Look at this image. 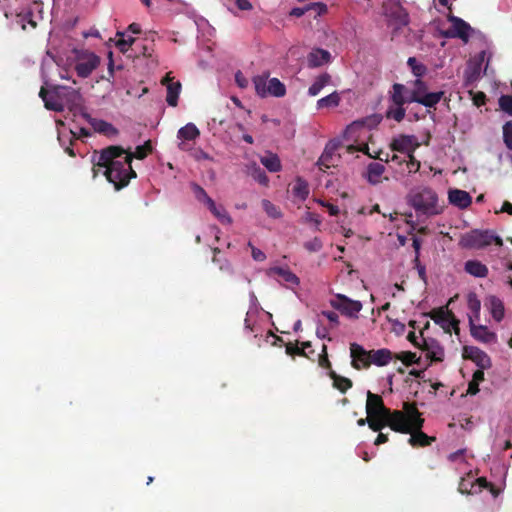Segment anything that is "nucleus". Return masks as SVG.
<instances>
[{"label":"nucleus","mask_w":512,"mask_h":512,"mask_svg":"<svg viewBox=\"0 0 512 512\" xmlns=\"http://www.w3.org/2000/svg\"><path fill=\"white\" fill-rule=\"evenodd\" d=\"M444 94H445L444 91H438V92H430L425 95H421V100H419V104H421L427 108H435V106L443 98Z\"/></svg>","instance_id":"35"},{"label":"nucleus","mask_w":512,"mask_h":512,"mask_svg":"<svg viewBox=\"0 0 512 512\" xmlns=\"http://www.w3.org/2000/svg\"><path fill=\"white\" fill-rule=\"evenodd\" d=\"M474 487V482L471 481L470 479H465V478H462L460 483H459V486H458V491L461 493V494H469L471 493L470 492V489Z\"/></svg>","instance_id":"58"},{"label":"nucleus","mask_w":512,"mask_h":512,"mask_svg":"<svg viewBox=\"0 0 512 512\" xmlns=\"http://www.w3.org/2000/svg\"><path fill=\"white\" fill-rule=\"evenodd\" d=\"M407 204L416 213L418 222L438 216L443 213L445 204L440 201L437 192L428 186H417L409 191L406 197Z\"/></svg>","instance_id":"3"},{"label":"nucleus","mask_w":512,"mask_h":512,"mask_svg":"<svg viewBox=\"0 0 512 512\" xmlns=\"http://www.w3.org/2000/svg\"><path fill=\"white\" fill-rule=\"evenodd\" d=\"M503 142L508 150L512 151V120L503 125Z\"/></svg>","instance_id":"49"},{"label":"nucleus","mask_w":512,"mask_h":512,"mask_svg":"<svg viewBox=\"0 0 512 512\" xmlns=\"http://www.w3.org/2000/svg\"><path fill=\"white\" fill-rule=\"evenodd\" d=\"M480 348L476 346H464L463 348V357L465 359H469L474 362V360L479 356L482 352Z\"/></svg>","instance_id":"55"},{"label":"nucleus","mask_w":512,"mask_h":512,"mask_svg":"<svg viewBox=\"0 0 512 512\" xmlns=\"http://www.w3.org/2000/svg\"><path fill=\"white\" fill-rule=\"evenodd\" d=\"M366 413L367 416H377L384 418V416L389 413V409L385 407L383 399L380 395L368 391Z\"/></svg>","instance_id":"11"},{"label":"nucleus","mask_w":512,"mask_h":512,"mask_svg":"<svg viewBox=\"0 0 512 512\" xmlns=\"http://www.w3.org/2000/svg\"><path fill=\"white\" fill-rule=\"evenodd\" d=\"M387 422V426H389L393 431L408 434L413 430V426L409 422V419L405 414L400 410L391 411L389 409V413L384 416Z\"/></svg>","instance_id":"7"},{"label":"nucleus","mask_w":512,"mask_h":512,"mask_svg":"<svg viewBox=\"0 0 512 512\" xmlns=\"http://www.w3.org/2000/svg\"><path fill=\"white\" fill-rule=\"evenodd\" d=\"M448 200L450 204L460 208L466 209L472 203V197L470 194L464 190L460 189H451L448 192Z\"/></svg>","instance_id":"19"},{"label":"nucleus","mask_w":512,"mask_h":512,"mask_svg":"<svg viewBox=\"0 0 512 512\" xmlns=\"http://www.w3.org/2000/svg\"><path fill=\"white\" fill-rule=\"evenodd\" d=\"M347 150L349 153H354L355 151H361L363 153H365L366 155H368L370 158H374V159H379V160H383V158L380 156L381 152H379L377 155H371L369 153V147L367 144H364L362 147L358 148L354 145H349L347 147Z\"/></svg>","instance_id":"56"},{"label":"nucleus","mask_w":512,"mask_h":512,"mask_svg":"<svg viewBox=\"0 0 512 512\" xmlns=\"http://www.w3.org/2000/svg\"><path fill=\"white\" fill-rule=\"evenodd\" d=\"M493 242L498 246L503 245L502 239L489 230L474 229L461 236L459 245L466 249H482Z\"/></svg>","instance_id":"4"},{"label":"nucleus","mask_w":512,"mask_h":512,"mask_svg":"<svg viewBox=\"0 0 512 512\" xmlns=\"http://www.w3.org/2000/svg\"><path fill=\"white\" fill-rule=\"evenodd\" d=\"M262 208L271 218L278 219L282 216V213L279 210V208L267 199L262 200Z\"/></svg>","instance_id":"47"},{"label":"nucleus","mask_w":512,"mask_h":512,"mask_svg":"<svg viewBox=\"0 0 512 512\" xmlns=\"http://www.w3.org/2000/svg\"><path fill=\"white\" fill-rule=\"evenodd\" d=\"M370 366L372 364L376 366H385L393 359V353L387 349L382 348L378 350H369Z\"/></svg>","instance_id":"23"},{"label":"nucleus","mask_w":512,"mask_h":512,"mask_svg":"<svg viewBox=\"0 0 512 512\" xmlns=\"http://www.w3.org/2000/svg\"><path fill=\"white\" fill-rule=\"evenodd\" d=\"M262 165L267 168L270 172H278L281 170V162L276 154H269L261 157Z\"/></svg>","instance_id":"39"},{"label":"nucleus","mask_w":512,"mask_h":512,"mask_svg":"<svg viewBox=\"0 0 512 512\" xmlns=\"http://www.w3.org/2000/svg\"><path fill=\"white\" fill-rule=\"evenodd\" d=\"M474 363L479 369L482 370L489 369L492 366L491 358L485 351H482L479 354V356L474 360Z\"/></svg>","instance_id":"50"},{"label":"nucleus","mask_w":512,"mask_h":512,"mask_svg":"<svg viewBox=\"0 0 512 512\" xmlns=\"http://www.w3.org/2000/svg\"><path fill=\"white\" fill-rule=\"evenodd\" d=\"M329 303L342 315L352 319H358V314L363 307L360 301L352 300L343 294H336L332 299H330Z\"/></svg>","instance_id":"6"},{"label":"nucleus","mask_w":512,"mask_h":512,"mask_svg":"<svg viewBox=\"0 0 512 512\" xmlns=\"http://www.w3.org/2000/svg\"><path fill=\"white\" fill-rule=\"evenodd\" d=\"M338 143L334 141L328 142L326 145L324 152L320 156L317 164L320 169H328L332 166H335V163L333 161V156L336 150L338 149Z\"/></svg>","instance_id":"22"},{"label":"nucleus","mask_w":512,"mask_h":512,"mask_svg":"<svg viewBox=\"0 0 512 512\" xmlns=\"http://www.w3.org/2000/svg\"><path fill=\"white\" fill-rule=\"evenodd\" d=\"M192 190L195 194V197L198 201L205 203L206 205H213V199L208 196L206 191L198 184H192Z\"/></svg>","instance_id":"48"},{"label":"nucleus","mask_w":512,"mask_h":512,"mask_svg":"<svg viewBox=\"0 0 512 512\" xmlns=\"http://www.w3.org/2000/svg\"><path fill=\"white\" fill-rule=\"evenodd\" d=\"M100 59L97 55L91 53L84 61H80L75 65V71L81 78H87L97 68Z\"/></svg>","instance_id":"17"},{"label":"nucleus","mask_w":512,"mask_h":512,"mask_svg":"<svg viewBox=\"0 0 512 512\" xmlns=\"http://www.w3.org/2000/svg\"><path fill=\"white\" fill-rule=\"evenodd\" d=\"M39 97L47 110L62 112L68 108L70 111L82 113L83 97L77 89L62 85L53 86L50 90L41 87Z\"/></svg>","instance_id":"2"},{"label":"nucleus","mask_w":512,"mask_h":512,"mask_svg":"<svg viewBox=\"0 0 512 512\" xmlns=\"http://www.w3.org/2000/svg\"><path fill=\"white\" fill-rule=\"evenodd\" d=\"M219 253H220L219 248L213 249V254H214L213 258H212L213 263H215L219 266L220 271H222L228 275H232L234 273V270H233L231 263L227 259L218 258L217 254H219Z\"/></svg>","instance_id":"42"},{"label":"nucleus","mask_w":512,"mask_h":512,"mask_svg":"<svg viewBox=\"0 0 512 512\" xmlns=\"http://www.w3.org/2000/svg\"><path fill=\"white\" fill-rule=\"evenodd\" d=\"M380 120L381 119L379 118V116L374 115V116H372L370 118H367L365 120L354 121L352 124H350L347 127L345 133L349 137L358 136V132H360V130L364 129L365 126H367V127L375 126V125H377L380 122Z\"/></svg>","instance_id":"24"},{"label":"nucleus","mask_w":512,"mask_h":512,"mask_svg":"<svg viewBox=\"0 0 512 512\" xmlns=\"http://www.w3.org/2000/svg\"><path fill=\"white\" fill-rule=\"evenodd\" d=\"M385 171L383 164L372 162L367 167V180L370 184L376 185L381 182V176Z\"/></svg>","instance_id":"28"},{"label":"nucleus","mask_w":512,"mask_h":512,"mask_svg":"<svg viewBox=\"0 0 512 512\" xmlns=\"http://www.w3.org/2000/svg\"><path fill=\"white\" fill-rule=\"evenodd\" d=\"M408 159H404L403 161L406 163L408 173H416L420 169V161H418L414 153H410L407 155Z\"/></svg>","instance_id":"52"},{"label":"nucleus","mask_w":512,"mask_h":512,"mask_svg":"<svg viewBox=\"0 0 512 512\" xmlns=\"http://www.w3.org/2000/svg\"><path fill=\"white\" fill-rule=\"evenodd\" d=\"M200 136V131L193 123H188L178 130L177 137L181 140L178 147L182 151H188L191 147L188 141L195 140Z\"/></svg>","instance_id":"12"},{"label":"nucleus","mask_w":512,"mask_h":512,"mask_svg":"<svg viewBox=\"0 0 512 512\" xmlns=\"http://www.w3.org/2000/svg\"><path fill=\"white\" fill-rule=\"evenodd\" d=\"M367 424L374 432H380L385 426H387L386 419L377 416H367Z\"/></svg>","instance_id":"45"},{"label":"nucleus","mask_w":512,"mask_h":512,"mask_svg":"<svg viewBox=\"0 0 512 512\" xmlns=\"http://www.w3.org/2000/svg\"><path fill=\"white\" fill-rule=\"evenodd\" d=\"M418 147L419 143L413 135H400L394 138L390 144L392 151L405 153L406 155L414 153Z\"/></svg>","instance_id":"10"},{"label":"nucleus","mask_w":512,"mask_h":512,"mask_svg":"<svg viewBox=\"0 0 512 512\" xmlns=\"http://www.w3.org/2000/svg\"><path fill=\"white\" fill-rule=\"evenodd\" d=\"M286 353L291 356L298 355V356L307 357V354L303 350V348L298 347L297 345H294L292 343H289L286 345Z\"/></svg>","instance_id":"59"},{"label":"nucleus","mask_w":512,"mask_h":512,"mask_svg":"<svg viewBox=\"0 0 512 512\" xmlns=\"http://www.w3.org/2000/svg\"><path fill=\"white\" fill-rule=\"evenodd\" d=\"M286 94L285 85L277 78H272L268 81L267 95L274 97H283Z\"/></svg>","instance_id":"37"},{"label":"nucleus","mask_w":512,"mask_h":512,"mask_svg":"<svg viewBox=\"0 0 512 512\" xmlns=\"http://www.w3.org/2000/svg\"><path fill=\"white\" fill-rule=\"evenodd\" d=\"M331 55L327 50L314 49L307 56L309 67H319L330 61Z\"/></svg>","instance_id":"25"},{"label":"nucleus","mask_w":512,"mask_h":512,"mask_svg":"<svg viewBox=\"0 0 512 512\" xmlns=\"http://www.w3.org/2000/svg\"><path fill=\"white\" fill-rule=\"evenodd\" d=\"M406 110L403 106L389 107L386 111V117L401 122L405 118Z\"/></svg>","instance_id":"46"},{"label":"nucleus","mask_w":512,"mask_h":512,"mask_svg":"<svg viewBox=\"0 0 512 512\" xmlns=\"http://www.w3.org/2000/svg\"><path fill=\"white\" fill-rule=\"evenodd\" d=\"M464 270L466 273L477 278H485L489 273L488 267L479 260L466 261Z\"/></svg>","instance_id":"26"},{"label":"nucleus","mask_w":512,"mask_h":512,"mask_svg":"<svg viewBox=\"0 0 512 512\" xmlns=\"http://www.w3.org/2000/svg\"><path fill=\"white\" fill-rule=\"evenodd\" d=\"M382 8L388 25L393 28L394 35L409 24V14L399 1L388 0L383 3Z\"/></svg>","instance_id":"5"},{"label":"nucleus","mask_w":512,"mask_h":512,"mask_svg":"<svg viewBox=\"0 0 512 512\" xmlns=\"http://www.w3.org/2000/svg\"><path fill=\"white\" fill-rule=\"evenodd\" d=\"M397 358L403 362L404 365L410 366L414 363H418L419 358L417 357L416 353L414 352H401Z\"/></svg>","instance_id":"53"},{"label":"nucleus","mask_w":512,"mask_h":512,"mask_svg":"<svg viewBox=\"0 0 512 512\" xmlns=\"http://www.w3.org/2000/svg\"><path fill=\"white\" fill-rule=\"evenodd\" d=\"M431 318L435 323L440 324L441 327L448 333L451 332V328H453L455 334H459V320L455 317V315L449 311L444 309H438L431 312Z\"/></svg>","instance_id":"8"},{"label":"nucleus","mask_w":512,"mask_h":512,"mask_svg":"<svg viewBox=\"0 0 512 512\" xmlns=\"http://www.w3.org/2000/svg\"><path fill=\"white\" fill-rule=\"evenodd\" d=\"M207 207L222 224H230L232 222L231 217L224 207L217 206L214 201L213 205L208 204Z\"/></svg>","instance_id":"38"},{"label":"nucleus","mask_w":512,"mask_h":512,"mask_svg":"<svg viewBox=\"0 0 512 512\" xmlns=\"http://www.w3.org/2000/svg\"><path fill=\"white\" fill-rule=\"evenodd\" d=\"M407 89L405 85L400 83H395L392 86V91L390 94V101L395 106H404L407 103Z\"/></svg>","instance_id":"27"},{"label":"nucleus","mask_w":512,"mask_h":512,"mask_svg":"<svg viewBox=\"0 0 512 512\" xmlns=\"http://www.w3.org/2000/svg\"><path fill=\"white\" fill-rule=\"evenodd\" d=\"M470 333L474 339L483 343H490L496 339V334L491 332L487 326L476 325L472 316H468Z\"/></svg>","instance_id":"14"},{"label":"nucleus","mask_w":512,"mask_h":512,"mask_svg":"<svg viewBox=\"0 0 512 512\" xmlns=\"http://www.w3.org/2000/svg\"><path fill=\"white\" fill-rule=\"evenodd\" d=\"M304 247L308 250V251H311V252H317L319 250H321L322 248V242L319 238L315 237L314 239L306 242L304 244Z\"/></svg>","instance_id":"60"},{"label":"nucleus","mask_w":512,"mask_h":512,"mask_svg":"<svg viewBox=\"0 0 512 512\" xmlns=\"http://www.w3.org/2000/svg\"><path fill=\"white\" fill-rule=\"evenodd\" d=\"M308 8H310V11L311 10L315 11V17L327 12L326 4L321 3V2L310 3V4H308Z\"/></svg>","instance_id":"61"},{"label":"nucleus","mask_w":512,"mask_h":512,"mask_svg":"<svg viewBox=\"0 0 512 512\" xmlns=\"http://www.w3.org/2000/svg\"><path fill=\"white\" fill-rule=\"evenodd\" d=\"M331 82V76L328 73H322L319 76L316 77L313 84L308 89V95L310 96H317L321 90L330 84Z\"/></svg>","instance_id":"31"},{"label":"nucleus","mask_w":512,"mask_h":512,"mask_svg":"<svg viewBox=\"0 0 512 512\" xmlns=\"http://www.w3.org/2000/svg\"><path fill=\"white\" fill-rule=\"evenodd\" d=\"M499 107L502 111L512 116V96L502 95L498 100Z\"/></svg>","instance_id":"51"},{"label":"nucleus","mask_w":512,"mask_h":512,"mask_svg":"<svg viewBox=\"0 0 512 512\" xmlns=\"http://www.w3.org/2000/svg\"><path fill=\"white\" fill-rule=\"evenodd\" d=\"M350 356H351V366L356 370H361L362 368L370 367V357L368 350L364 349L358 343L350 344Z\"/></svg>","instance_id":"9"},{"label":"nucleus","mask_w":512,"mask_h":512,"mask_svg":"<svg viewBox=\"0 0 512 512\" xmlns=\"http://www.w3.org/2000/svg\"><path fill=\"white\" fill-rule=\"evenodd\" d=\"M116 35L119 37V39L116 42V47L122 53H126L129 50V48L136 42L135 38L133 37L125 38L124 32H117Z\"/></svg>","instance_id":"43"},{"label":"nucleus","mask_w":512,"mask_h":512,"mask_svg":"<svg viewBox=\"0 0 512 512\" xmlns=\"http://www.w3.org/2000/svg\"><path fill=\"white\" fill-rule=\"evenodd\" d=\"M420 348L426 353V357L432 362H441L444 359V349L434 339H423Z\"/></svg>","instance_id":"16"},{"label":"nucleus","mask_w":512,"mask_h":512,"mask_svg":"<svg viewBox=\"0 0 512 512\" xmlns=\"http://www.w3.org/2000/svg\"><path fill=\"white\" fill-rule=\"evenodd\" d=\"M253 177L262 185H267L269 182L266 173L259 167L254 170Z\"/></svg>","instance_id":"62"},{"label":"nucleus","mask_w":512,"mask_h":512,"mask_svg":"<svg viewBox=\"0 0 512 512\" xmlns=\"http://www.w3.org/2000/svg\"><path fill=\"white\" fill-rule=\"evenodd\" d=\"M268 74L266 75H257L253 78V84L255 87V91L258 96L266 97L267 96V87H268Z\"/></svg>","instance_id":"40"},{"label":"nucleus","mask_w":512,"mask_h":512,"mask_svg":"<svg viewBox=\"0 0 512 512\" xmlns=\"http://www.w3.org/2000/svg\"><path fill=\"white\" fill-rule=\"evenodd\" d=\"M407 64L411 68L412 73L418 77V79L424 76L427 71V67L424 64L418 62L415 57L408 58Z\"/></svg>","instance_id":"44"},{"label":"nucleus","mask_w":512,"mask_h":512,"mask_svg":"<svg viewBox=\"0 0 512 512\" xmlns=\"http://www.w3.org/2000/svg\"><path fill=\"white\" fill-rule=\"evenodd\" d=\"M341 101L340 95L337 91L325 96L317 101V109L334 108L339 106Z\"/></svg>","instance_id":"36"},{"label":"nucleus","mask_w":512,"mask_h":512,"mask_svg":"<svg viewBox=\"0 0 512 512\" xmlns=\"http://www.w3.org/2000/svg\"><path fill=\"white\" fill-rule=\"evenodd\" d=\"M292 193L295 197L305 200L309 195V186L307 181L302 177H297L292 187Z\"/></svg>","instance_id":"32"},{"label":"nucleus","mask_w":512,"mask_h":512,"mask_svg":"<svg viewBox=\"0 0 512 512\" xmlns=\"http://www.w3.org/2000/svg\"><path fill=\"white\" fill-rule=\"evenodd\" d=\"M151 152L152 145L150 141L137 146L134 153L116 145L106 147L100 152L94 151L92 155L93 177L95 178L99 170L104 168L103 174L107 181L114 185L115 190L119 191L126 187L131 179L137 177L131 165L133 158L142 160Z\"/></svg>","instance_id":"1"},{"label":"nucleus","mask_w":512,"mask_h":512,"mask_svg":"<svg viewBox=\"0 0 512 512\" xmlns=\"http://www.w3.org/2000/svg\"><path fill=\"white\" fill-rule=\"evenodd\" d=\"M328 376L333 380V387L341 393H345L353 386V382L349 378L338 375L333 369H330Z\"/></svg>","instance_id":"29"},{"label":"nucleus","mask_w":512,"mask_h":512,"mask_svg":"<svg viewBox=\"0 0 512 512\" xmlns=\"http://www.w3.org/2000/svg\"><path fill=\"white\" fill-rule=\"evenodd\" d=\"M402 412L407 416L409 422L414 428L423 427L424 419L421 417V413L419 412L415 402H404Z\"/></svg>","instance_id":"21"},{"label":"nucleus","mask_w":512,"mask_h":512,"mask_svg":"<svg viewBox=\"0 0 512 512\" xmlns=\"http://www.w3.org/2000/svg\"><path fill=\"white\" fill-rule=\"evenodd\" d=\"M16 21L21 25L22 29H26V25L29 24L32 28H36L37 23L33 19V13L31 10H23L16 15Z\"/></svg>","instance_id":"41"},{"label":"nucleus","mask_w":512,"mask_h":512,"mask_svg":"<svg viewBox=\"0 0 512 512\" xmlns=\"http://www.w3.org/2000/svg\"><path fill=\"white\" fill-rule=\"evenodd\" d=\"M82 116L92 126L95 132L106 136H116L118 134V130L111 123L93 118L86 112H82Z\"/></svg>","instance_id":"15"},{"label":"nucleus","mask_w":512,"mask_h":512,"mask_svg":"<svg viewBox=\"0 0 512 512\" xmlns=\"http://www.w3.org/2000/svg\"><path fill=\"white\" fill-rule=\"evenodd\" d=\"M467 306L471 312V314L469 316H472L474 321L479 320L480 310H481V302L478 299V296L476 293L470 292L467 295Z\"/></svg>","instance_id":"33"},{"label":"nucleus","mask_w":512,"mask_h":512,"mask_svg":"<svg viewBox=\"0 0 512 512\" xmlns=\"http://www.w3.org/2000/svg\"><path fill=\"white\" fill-rule=\"evenodd\" d=\"M409 434L410 438L408 439V443L412 447L430 446L436 440V437L428 436L426 433H424L422 431V427L413 428V430Z\"/></svg>","instance_id":"20"},{"label":"nucleus","mask_w":512,"mask_h":512,"mask_svg":"<svg viewBox=\"0 0 512 512\" xmlns=\"http://www.w3.org/2000/svg\"><path fill=\"white\" fill-rule=\"evenodd\" d=\"M180 90H181L180 82H169L167 84L166 101L169 106L175 107L177 105Z\"/></svg>","instance_id":"34"},{"label":"nucleus","mask_w":512,"mask_h":512,"mask_svg":"<svg viewBox=\"0 0 512 512\" xmlns=\"http://www.w3.org/2000/svg\"><path fill=\"white\" fill-rule=\"evenodd\" d=\"M267 274L270 277H275L278 282H285L294 286L299 284V278L289 268L272 267L268 270Z\"/></svg>","instance_id":"18"},{"label":"nucleus","mask_w":512,"mask_h":512,"mask_svg":"<svg viewBox=\"0 0 512 512\" xmlns=\"http://www.w3.org/2000/svg\"><path fill=\"white\" fill-rule=\"evenodd\" d=\"M321 314L325 316L330 323L332 324V327H336L339 325V316L336 312L333 311H322Z\"/></svg>","instance_id":"64"},{"label":"nucleus","mask_w":512,"mask_h":512,"mask_svg":"<svg viewBox=\"0 0 512 512\" xmlns=\"http://www.w3.org/2000/svg\"><path fill=\"white\" fill-rule=\"evenodd\" d=\"M427 89H428V87H427L426 83L424 81H422L421 79H416L414 81V89H413V91L415 93H418V95H425V94H427L428 93Z\"/></svg>","instance_id":"63"},{"label":"nucleus","mask_w":512,"mask_h":512,"mask_svg":"<svg viewBox=\"0 0 512 512\" xmlns=\"http://www.w3.org/2000/svg\"><path fill=\"white\" fill-rule=\"evenodd\" d=\"M414 268L417 270L419 278L427 284L426 267L420 262L419 259H413Z\"/></svg>","instance_id":"57"},{"label":"nucleus","mask_w":512,"mask_h":512,"mask_svg":"<svg viewBox=\"0 0 512 512\" xmlns=\"http://www.w3.org/2000/svg\"><path fill=\"white\" fill-rule=\"evenodd\" d=\"M318 364L320 367L327 369L328 372L332 369L331 362L328 358L327 346L325 344L322 345L321 353L319 355Z\"/></svg>","instance_id":"54"},{"label":"nucleus","mask_w":512,"mask_h":512,"mask_svg":"<svg viewBox=\"0 0 512 512\" xmlns=\"http://www.w3.org/2000/svg\"><path fill=\"white\" fill-rule=\"evenodd\" d=\"M487 304L490 307L492 317L498 322L501 321L504 317L503 302L498 297L491 295L487 299Z\"/></svg>","instance_id":"30"},{"label":"nucleus","mask_w":512,"mask_h":512,"mask_svg":"<svg viewBox=\"0 0 512 512\" xmlns=\"http://www.w3.org/2000/svg\"><path fill=\"white\" fill-rule=\"evenodd\" d=\"M448 21L452 24L450 35L452 37L460 38L464 42H468L471 30L470 25L463 19L454 15H448Z\"/></svg>","instance_id":"13"}]
</instances>
